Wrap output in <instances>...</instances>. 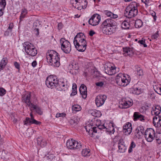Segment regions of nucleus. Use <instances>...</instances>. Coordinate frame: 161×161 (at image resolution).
Instances as JSON below:
<instances>
[{
    "label": "nucleus",
    "instance_id": "f257e3e1",
    "mask_svg": "<svg viewBox=\"0 0 161 161\" xmlns=\"http://www.w3.org/2000/svg\"><path fill=\"white\" fill-rule=\"evenodd\" d=\"M47 62L53 67H58L60 65L59 54L53 50H48L46 54Z\"/></svg>",
    "mask_w": 161,
    "mask_h": 161
},
{
    "label": "nucleus",
    "instance_id": "f03ea898",
    "mask_svg": "<svg viewBox=\"0 0 161 161\" xmlns=\"http://www.w3.org/2000/svg\"><path fill=\"white\" fill-rule=\"evenodd\" d=\"M85 36L82 33H78L75 37L74 44L76 49L80 52H84L86 48V42Z\"/></svg>",
    "mask_w": 161,
    "mask_h": 161
},
{
    "label": "nucleus",
    "instance_id": "7ed1b4c3",
    "mask_svg": "<svg viewBox=\"0 0 161 161\" xmlns=\"http://www.w3.org/2000/svg\"><path fill=\"white\" fill-rule=\"evenodd\" d=\"M115 24V22L111 19H105L101 25V30L102 32L108 35L112 34L115 31V28L113 27Z\"/></svg>",
    "mask_w": 161,
    "mask_h": 161
},
{
    "label": "nucleus",
    "instance_id": "20e7f679",
    "mask_svg": "<svg viewBox=\"0 0 161 161\" xmlns=\"http://www.w3.org/2000/svg\"><path fill=\"white\" fill-rule=\"evenodd\" d=\"M25 52L30 56H35L37 53L36 49L34 45L28 42H25L23 44Z\"/></svg>",
    "mask_w": 161,
    "mask_h": 161
},
{
    "label": "nucleus",
    "instance_id": "39448f33",
    "mask_svg": "<svg viewBox=\"0 0 161 161\" xmlns=\"http://www.w3.org/2000/svg\"><path fill=\"white\" fill-rule=\"evenodd\" d=\"M66 146L69 149L75 150L81 148L83 144L80 141L79 142L73 139L68 140L66 143Z\"/></svg>",
    "mask_w": 161,
    "mask_h": 161
},
{
    "label": "nucleus",
    "instance_id": "423d86ee",
    "mask_svg": "<svg viewBox=\"0 0 161 161\" xmlns=\"http://www.w3.org/2000/svg\"><path fill=\"white\" fill-rule=\"evenodd\" d=\"M61 48L65 53H69L71 50V46L70 42L65 38H61L60 40Z\"/></svg>",
    "mask_w": 161,
    "mask_h": 161
},
{
    "label": "nucleus",
    "instance_id": "0eeeda50",
    "mask_svg": "<svg viewBox=\"0 0 161 161\" xmlns=\"http://www.w3.org/2000/svg\"><path fill=\"white\" fill-rule=\"evenodd\" d=\"M58 80L56 76L50 75L47 77L46 84L48 88H53L56 85Z\"/></svg>",
    "mask_w": 161,
    "mask_h": 161
},
{
    "label": "nucleus",
    "instance_id": "6e6552de",
    "mask_svg": "<svg viewBox=\"0 0 161 161\" xmlns=\"http://www.w3.org/2000/svg\"><path fill=\"white\" fill-rule=\"evenodd\" d=\"M107 67L105 68L106 73L110 75H112L116 73L119 71V69H117V68L114 64H108L107 65Z\"/></svg>",
    "mask_w": 161,
    "mask_h": 161
},
{
    "label": "nucleus",
    "instance_id": "1a4fd4ad",
    "mask_svg": "<svg viewBox=\"0 0 161 161\" xmlns=\"http://www.w3.org/2000/svg\"><path fill=\"white\" fill-rule=\"evenodd\" d=\"M100 15L97 14H94L88 20L90 25L92 26H96L98 25L101 20Z\"/></svg>",
    "mask_w": 161,
    "mask_h": 161
},
{
    "label": "nucleus",
    "instance_id": "9d476101",
    "mask_svg": "<svg viewBox=\"0 0 161 161\" xmlns=\"http://www.w3.org/2000/svg\"><path fill=\"white\" fill-rule=\"evenodd\" d=\"M107 99V96L105 95L97 96L96 98L95 102L97 107L103 105Z\"/></svg>",
    "mask_w": 161,
    "mask_h": 161
},
{
    "label": "nucleus",
    "instance_id": "9b49d317",
    "mask_svg": "<svg viewBox=\"0 0 161 161\" xmlns=\"http://www.w3.org/2000/svg\"><path fill=\"white\" fill-rule=\"evenodd\" d=\"M119 103V108H127L131 106L133 103L132 99H130L129 100L126 99L122 100Z\"/></svg>",
    "mask_w": 161,
    "mask_h": 161
},
{
    "label": "nucleus",
    "instance_id": "f8f14e48",
    "mask_svg": "<svg viewBox=\"0 0 161 161\" xmlns=\"http://www.w3.org/2000/svg\"><path fill=\"white\" fill-rule=\"evenodd\" d=\"M138 13V10H135L131 9H129V8H127L125 10V14L129 18H131L132 17H134L137 15Z\"/></svg>",
    "mask_w": 161,
    "mask_h": 161
},
{
    "label": "nucleus",
    "instance_id": "ddd939ff",
    "mask_svg": "<svg viewBox=\"0 0 161 161\" xmlns=\"http://www.w3.org/2000/svg\"><path fill=\"white\" fill-rule=\"evenodd\" d=\"M54 87H55L59 91H65L67 89L66 85H65V83L63 82L58 81L56 85Z\"/></svg>",
    "mask_w": 161,
    "mask_h": 161
},
{
    "label": "nucleus",
    "instance_id": "4468645a",
    "mask_svg": "<svg viewBox=\"0 0 161 161\" xmlns=\"http://www.w3.org/2000/svg\"><path fill=\"white\" fill-rule=\"evenodd\" d=\"M79 91L82 97L85 99L87 97V87L84 84H81L79 88Z\"/></svg>",
    "mask_w": 161,
    "mask_h": 161
},
{
    "label": "nucleus",
    "instance_id": "2eb2a0df",
    "mask_svg": "<svg viewBox=\"0 0 161 161\" xmlns=\"http://www.w3.org/2000/svg\"><path fill=\"white\" fill-rule=\"evenodd\" d=\"M123 140L121 139L119 141L118 146L119 148L118 151L119 153H124L126 149V147L124 144V142H123Z\"/></svg>",
    "mask_w": 161,
    "mask_h": 161
},
{
    "label": "nucleus",
    "instance_id": "dca6fc26",
    "mask_svg": "<svg viewBox=\"0 0 161 161\" xmlns=\"http://www.w3.org/2000/svg\"><path fill=\"white\" fill-rule=\"evenodd\" d=\"M144 117L139 112H135L133 115V119L134 121L140 120L141 121L144 120Z\"/></svg>",
    "mask_w": 161,
    "mask_h": 161
},
{
    "label": "nucleus",
    "instance_id": "f3484780",
    "mask_svg": "<svg viewBox=\"0 0 161 161\" xmlns=\"http://www.w3.org/2000/svg\"><path fill=\"white\" fill-rule=\"evenodd\" d=\"M123 49V54L125 56H131L133 54L134 51L133 49L130 47H124Z\"/></svg>",
    "mask_w": 161,
    "mask_h": 161
},
{
    "label": "nucleus",
    "instance_id": "a211bd4d",
    "mask_svg": "<svg viewBox=\"0 0 161 161\" xmlns=\"http://www.w3.org/2000/svg\"><path fill=\"white\" fill-rule=\"evenodd\" d=\"M152 114L156 115L157 116L160 113L161 108L159 105H156L152 108Z\"/></svg>",
    "mask_w": 161,
    "mask_h": 161
},
{
    "label": "nucleus",
    "instance_id": "6ab92c4d",
    "mask_svg": "<svg viewBox=\"0 0 161 161\" xmlns=\"http://www.w3.org/2000/svg\"><path fill=\"white\" fill-rule=\"evenodd\" d=\"M31 95V92H27L22 96L23 101L27 104L30 103Z\"/></svg>",
    "mask_w": 161,
    "mask_h": 161
},
{
    "label": "nucleus",
    "instance_id": "aec40b11",
    "mask_svg": "<svg viewBox=\"0 0 161 161\" xmlns=\"http://www.w3.org/2000/svg\"><path fill=\"white\" fill-rule=\"evenodd\" d=\"M87 4V2L86 0H83L82 3H81V5L79 7H77L76 5L74 6V3H72V6L79 10H80L82 8L85 9L86 7Z\"/></svg>",
    "mask_w": 161,
    "mask_h": 161
},
{
    "label": "nucleus",
    "instance_id": "412c9836",
    "mask_svg": "<svg viewBox=\"0 0 161 161\" xmlns=\"http://www.w3.org/2000/svg\"><path fill=\"white\" fill-rule=\"evenodd\" d=\"M89 114L92 115L96 117H99L101 115V113L100 111L96 110H91L89 111Z\"/></svg>",
    "mask_w": 161,
    "mask_h": 161
},
{
    "label": "nucleus",
    "instance_id": "4be33fe9",
    "mask_svg": "<svg viewBox=\"0 0 161 161\" xmlns=\"http://www.w3.org/2000/svg\"><path fill=\"white\" fill-rule=\"evenodd\" d=\"M153 134H154V137H153L152 135V141L153 139H154V138H155L156 140L157 141V142L158 144H160L161 142V140L160 138L161 136V135L160 133L155 134V132L153 130Z\"/></svg>",
    "mask_w": 161,
    "mask_h": 161
},
{
    "label": "nucleus",
    "instance_id": "5701e85b",
    "mask_svg": "<svg viewBox=\"0 0 161 161\" xmlns=\"http://www.w3.org/2000/svg\"><path fill=\"white\" fill-rule=\"evenodd\" d=\"M151 128L147 129L145 132V137L146 140L148 142H151V133L148 132V130H150Z\"/></svg>",
    "mask_w": 161,
    "mask_h": 161
},
{
    "label": "nucleus",
    "instance_id": "b1692460",
    "mask_svg": "<svg viewBox=\"0 0 161 161\" xmlns=\"http://www.w3.org/2000/svg\"><path fill=\"white\" fill-rule=\"evenodd\" d=\"M130 81V79H127L126 76L123 74L122 78L121 80L122 85H120V86H125L129 84Z\"/></svg>",
    "mask_w": 161,
    "mask_h": 161
},
{
    "label": "nucleus",
    "instance_id": "393cba45",
    "mask_svg": "<svg viewBox=\"0 0 161 161\" xmlns=\"http://www.w3.org/2000/svg\"><path fill=\"white\" fill-rule=\"evenodd\" d=\"M37 142V144L42 147H45L47 144L45 140H44L41 137L38 138Z\"/></svg>",
    "mask_w": 161,
    "mask_h": 161
},
{
    "label": "nucleus",
    "instance_id": "a878e982",
    "mask_svg": "<svg viewBox=\"0 0 161 161\" xmlns=\"http://www.w3.org/2000/svg\"><path fill=\"white\" fill-rule=\"evenodd\" d=\"M8 59L6 58H3L0 64V71L5 68L8 63Z\"/></svg>",
    "mask_w": 161,
    "mask_h": 161
},
{
    "label": "nucleus",
    "instance_id": "bb28decb",
    "mask_svg": "<svg viewBox=\"0 0 161 161\" xmlns=\"http://www.w3.org/2000/svg\"><path fill=\"white\" fill-rule=\"evenodd\" d=\"M139 5L136 2H132L129 5V7L127 8H129V9H132L135 10H138V7Z\"/></svg>",
    "mask_w": 161,
    "mask_h": 161
},
{
    "label": "nucleus",
    "instance_id": "cd10ccee",
    "mask_svg": "<svg viewBox=\"0 0 161 161\" xmlns=\"http://www.w3.org/2000/svg\"><path fill=\"white\" fill-rule=\"evenodd\" d=\"M69 68L71 70H78L79 69V66L78 63L73 62L69 64Z\"/></svg>",
    "mask_w": 161,
    "mask_h": 161
},
{
    "label": "nucleus",
    "instance_id": "c85d7f7f",
    "mask_svg": "<svg viewBox=\"0 0 161 161\" xmlns=\"http://www.w3.org/2000/svg\"><path fill=\"white\" fill-rule=\"evenodd\" d=\"M104 13L106 15L110 17L111 18L116 19L118 17L117 15L114 14L109 11H105Z\"/></svg>",
    "mask_w": 161,
    "mask_h": 161
},
{
    "label": "nucleus",
    "instance_id": "c756f323",
    "mask_svg": "<svg viewBox=\"0 0 161 161\" xmlns=\"http://www.w3.org/2000/svg\"><path fill=\"white\" fill-rule=\"evenodd\" d=\"M139 130H140V132H139V135H138L140 136V137L143 135L144 133V129L143 126L140 125L136 129V132H137L139 131Z\"/></svg>",
    "mask_w": 161,
    "mask_h": 161
},
{
    "label": "nucleus",
    "instance_id": "7c9ffc66",
    "mask_svg": "<svg viewBox=\"0 0 161 161\" xmlns=\"http://www.w3.org/2000/svg\"><path fill=\"white\" fill-rule=\"evenodd\" d=\"M28 11L26 9L24 8L21 10V14L19 17L20 21H21L25 17L26 15L27 14Z\"/></svg>",
    "mask_w": 161,
    "mask_h": 161
},
{
    "label": "nucleus",
    "instance_id": "2f4dec72",
    "mask_svg": "<svg viewBox=\"0 0 161 161\" xmlns=\"http://www.w3.org/2000/svg\"><path fill=\"white\" fill-rule=\"evenodd\" d=\"M122 75L123 74H119L116 76V83L119 86L122 85L121 80L122 78Z\"/></svg>",
    "mask_w": 161,
    "mask_h": 161
},
{
    "label": "nucleus",
    "instance_id": "473e14b6",
    "mask_svg": "<svg viewBox=\"0 0 161 161\" xmlns=\"http://www.w3.org/2000/svg\"><path fill=\"white\" fill-rule=\"evenodd\" d=\"M130 26V23L126 21H124L121 24V27L125 30L129 29Z\"/></svg>",
    "mask_w": 161,
    "mask_h": 161
},
{
    "label": "nucleus",
    "instance_id": "72a5a7b5",
    "mask_svg": "<svg viewBox=\"0 0 161 161\" xmlns=\"http://www.w3.org/2000/svg\"><path fill=\"white\" fill-rule=\"evenodd\" d=\"M106 132H108L110 134H113L114 132V127L111 125V126H108V127H105V130Z\"/></svg>",
    "mask_w": 161,
    "mask_h": 161
},
{
    "label": "nucleus",
    "instance_id": "f704fd0d",
    "mask_svg": "<svg viewBox=\"0 0 161 161\" xmlns=\"http://www.w3.org/2000/svg\"><path fill=\"white\" fill-rule=\"evenodd\" d=\"M82 155L84 157L89 156L91 154L90 150L88 149H84L82 151Z\"/></svg>",
    "mask_w": 161,
    "mask_h": 161
},
{
    "label": "nucleus",
    "instance_id": "c9c22d12",
    "mask_svg": "<svg viewBox=\"0 0 161 161\" xmlns=\"http://www.w3.org/2000/svg\"><path fill=\"white\" fill-rule=\"evenodd\" d=\"M135 26L136 28H138L141 27L142 25V22L140 19H137L135 20L134 22Z\"/></svg>",
    "mask_w": 161,
    "mask_h": 161
},
{
    "label": "nucleus",
    "instance_id": "e433bc0d",
    "mask_svg": "<svg viewBox=\"0 0 161 161\" xmlns=\"http://www.w3.org/2000/svg\"><path fill=\"white\" fill-rule=\"evenodd\" d=\"M69 122L71 125L75 126L78 122V119L75 117L73 118L70 120Z\"/></svg>",
    "mask_w": 161,
    "mask_h": 161
},
{
    "label": "nucleus",
    "instance_id": "4c0bfd02",
    "mask_svg": "<svg viewBox=\"0 0 161 161\" xmlns=\"http://www.w3.org/2000/svg\"><path fill=\"white\" fill-rule=\"evenodd\" d=\"M30 115L31 117V118L27 117L24 120V122L25 125H28L29 121L32 120L33 119H34L33 115L31 113L30 114Z\"/></svg>",
    "mask_w": 161,
    "mask_h": 161
},
{
    "label": "nucleus",
    "instance_id": "58836bf2",
    "mask_svg": "<svg viewBox=\"0 0 161 161\" xmlns=\"http://www.w3.org/2000/svg\"><path fill=\"white\" fill-rule=\"evenodd\" d=\"M132 93L136 95H139L142 93V90L141 88H133L131 90Z\"/></svg>",
    "mask_w": 161,
    "mask_h": 161
},
{
    "label": "nucleus",
    "instance_id": "ea45409f",
    "mask_svg": "<svg viewBox=\"0 0 161 161\" xmlns=\"http://www.w3.org/2000/svg\"><path fill=\"white\" fill-rule=\"evenodd\" d=\"M93 126V125L92 124H90L86 125L85 127V128L86 129V131L88 132L89 134H91V132L92 129V126Z\"/></svg>",
    "mask_w": 161,
    "mask_h": 161
},
{
    "label": "nucleus",
    "instance_id": "a19ab883",
    "mask_svg": "<svg viewBox=\"0 0 161 161\" xmlns=\"http://www.w3.org/2000/svg\"><path fill=\"white\" fill-rule=\"evenodd\" d=\"M136 74L139 76H142L143 75V72L141 68L139 67H137L136 68Z\"/></svg>",
    "mask_w": 161,
    "mask_h": 161
},
{
    "label": "nucleus",
    "instance_id": "79ce46f5",
    "mask_svg": "<svg viewBox=\"0 0 161 161\" xmlns=\"http://www.w3.org/2000/svg\"><path fill=\"white\" fill-rule=\"evenodd\" d=\"M81 107L78 105H75L72 107V109L73 110L75 111H78L81 110Z\"/></svg>",
    "mask_w": 161,
    "mask_h": 161
},
{
    "label": "nucleus",
    "instance_id": "37998d69",
    "mask_svg": "<svg viewBox=\"0 0 161 161\" xmlns=\"http://www.w3.org/2000/svg\"><path fill=\"white\" fill-rule=\"evenodd\" d=\"M6 0H1L0 2V7H2L3 9H5L6 5Z\"/></svg>",
    "mask_w": 161,
    "mask_h": 161
},
{
    "label": "nucleus",
    "instance_id": "c03bdc74",
    "mask_svg": "<svg viewBox=\"0 0 161 161\" xmlns=\"http://www.w3.org/2000/svg\"><path fill=\"white\" fill-rule=\"evenodd\" d=\"M41 124V122L40 121H38L34 119H33L32 120L29 121V122L28 125L31 124H35L36 125H40Z\"/></svg>",
    "mask_w": 161,
    "mask_h": 161
},
{
    "label": "nucleus",
    "instance_id": "a18cd8bd",
    "mask_svg": "<svg viewBox=\"0 0 161 161\" xmlns=\"http://www.w3.org/2000/svg\"><path fill=\"white\" fill-rule=\"evenodd\" d=\"M136 146L135 143L133 141L132 142L130 146V147L128 150L129 153H130L132 151V148H134Z\"/></svg>",
    "mask_w": 161,
    "mask_h": 161
},
{
    "label": "nucleus",
    "instance_id": "49530a36",
    "mask_svg": "<svg viewBox=\"0 0 161 161\" xmlns=\"http://www.w3.org/2000/svg\"><path fill=\"white\" fill-rule=\"evenodd\" d=\"M132 128H129L128 129H124L123 128V131L126 135H129L131 132Z\"/></svg>",
    "mask_w": 161,
    "mask_h": 161
},
{
    "label": "nucleus",
    "instance_id": "de8ad7c7",
    "mask_svg": "<svg viewBox=\"0 0 161 161\" xmlns=\"http://www.w3.org/2000/svg\"><path fill=\"white\" fill-rule=\"evenodd\" d=\"M145 41L146 39L142 38V39L139 40L138 41V42L142 45H143L144 47H147V45L145 43Z\"/></svg>",
    "mask_w": 161,
    "mask_h": 161
},
{
    "label": "nucleus",
    "instance_id": "09e8293b",
    "mask_svg": "<svg viewBox=\"0 0 161 161\" xmlns=\"http://www.w3.org/2000/svg\"><path fill=\"white\" fill-rule=\"evenodd\" d=\"M141 1L142 3L145 4L146 8L149 6H150V0H141Z\"/></svg>",
    "mask_w": 161,
    "mask_h": 161
},
{
    "label": "nucleus",
    "instance_id": "8fccbe9b",
    "mask_svg": "<svg viewBox=\"0 0 161 161\" xmlns=\"http://www.w3.org/2000/svg\"><path fill=\"white\" fill-rule=\"evenodd\" d=\"M130 128H132L131 124L130 123H126V125H124L123 126V128L124 129H128Z\"/></svg>",
    "mask_w": 161,
    "mask_h": 161
},
{
    "label": "nucleus",
    "instance_id": "3c124183",
    "mask_svg": "<svg viewBox=\"0 0 161 161\" xmlns=\"http://www.w3.org/2000/svg\"><path fill=\"white\" fill-rule=\"evenodd\" d=\"M35 109L36 110V111L38 114L40 115L42 114V112L41 111L40 108L37 106Z\"/></svg>",
    "mask_w": 161,
    "mask_h": 161
},
{
    "label": "nucleus",
    "instance_id": "603ef678",
    "mask_svg": "<svg viewBox=\"0 0 161 161\" xmlns=\"http://www.w3.org/2000/svg\"><path fill=\"white\" fill-rule=\"evenodd\" d=\"M159 117H157V116H154L153 118V123L154 126L155 124H157V122H158V120L159 119Z\"/></svg>",
    "mask_w": 161,
    "mask_h": 161
},
{
    "label": "nucleus",
    "instance_id": "864d4df0",
    "mask_svg": "<svg viewBox=\"0 0 161 161\" xmlns=\"http://www.w3.org/2000/svg\"><path fill=\"white\" fill-rule=\"evenodd\" d=\"M6 91L3 88H0V96H3L6 93Z\"/></svg>",
    "mask_w": 161,
    "mask_h": 161
},
{
    "label": "nucleus",
    "instance_id": "5fc2aeb1",
    "mask_svg": "<svg viewBox=\"0 0 161 161\" xmlns=\"http://www.w3.org/2000/svg\"><path fill=\"white\" fill-rule=\"evenodd\" d=\"M158 32V31H157L155 34L152 35V39H155L158 37L159 36Z\"/></svg>",
    "mask_w": 161,
    "mask_h": 161
},
{
    "label": "nucleus",
    "instance_id": "6e6d98bb",
    "mask_svg": "<svg viewBox=\"0 0 161 161\" xmlns=\"http://www.w3.org/2000/svg\"><path fill=\"white\" fill-rule=\"evenodd\" d=\"M96 125L97 126V129L99 130L103 129L105 130L106 127L104 126V124L103 125H100L99 124H98V125Z\"/></svg>",
    "mask_w": 161,
    "mask_h": 161
},
{
    "label": "nucleus",
    "instance_id": "4d7b16f0",
    "mask_svg": "<svg viewBox=\"0 0 161 161\" xmlns=\"http://www.w3.org/2000/svg\"><path fill=\"white\" fill-rule=\"evenodd\" d=\"M27 105L28 106L30 107L31 108H32L34 109H35L37 107L36 105H34L32 103H31V102L27 104Z\"/></svg>",
    "mask_w": 161,
    "mask_h": 161
},
{
    "label": "nucleus",
    "instance_id": "13d9d810",
    "mask_svg": "<svg viewBox=\"0 0 161 161\" xmlns=\"http://www.w3.org/2000/svg\"><path fill=\"white\" fill-rule=\"evenodd\" d=\"M66 114L64 113H58L56 115V118H58L60 117H63L65 116Z\"/></svg>",
    "mask_w": 161,
    "mask_h": 161
},
{
    "label": "nucleus",
    "instance_id": "bf43d9fd",
    "mask_svg": "<svg viewBox=\"0 0 161 161\" xmlns=\"http://www.w3.org/2000/svg\"><path fill=\"white\" fill-rule=\"evenodd\" d=\"M161 125V119L159 117V119L158 120V122H157V124H154V126L156 127H158L159 126H160Z\"/></svg>",
    "mask_w": 161,
    "mask_h": 161
},
{
    "label": "nucleus",
    "instance_id": "052dcab7",
    "mask_svg": "<svg viewBox=\"0 0 161 161\" xmlns=\"http://www.w3.org/2000/svg\"><path fill=\"white\" fill-rule=\"evenodd\" d=\"M14 65L16 69H18L19 70L20 66L19 63L17 62H15L14 63Z\"/></svg>",
    "mask_w": 161,
    "mask_h": 161
},
{
    "label": "nucleus",
    "instance_id": "680f3d73",
    "mask_svg": "<svg viewBox=\"0 0 161 161\" xmlns=\"http://www.w3.org/2000/svg\"><path fill=\"white\" fill-rule=\"evenodd\" d=\"M95 84L97 86L101 87L103 86L104 83L102 81L96 83H95Z\"/></svg>",
    "mask_w": 161,
    "mask_h": 161
},
{
    "label": "nucleus",
    "instance_id": "e2e57ef3",
    "mask_svg": "<svg viewBox=\"0 0 161 161\" xmlns=\"http://www.w3.org/2000/svg\"><path fill=\"white\" fill-rule=\"evenodd\" d=\"M153 88L154 89V90L155 92H157V93L158 94V93L159 92V91L160 90L159 89V87H157L156 86H154V85H153Z\"/></svg>",
    "mask_w": 161,
    "mask_h": 161
},
{
    "label": "nucleus",
    "instance_id": "0e129e2a",
    "mask_svg": "<svg viewBox=\"0 0 161 161\" xmlns=\"http://www.w3.org/2000/svg\"><path fill=\"white\" fill-rule=\"evenodd\" d=\"M14 26L13 23H11L9 24V26L8 27V29L9 30L10 32L12 31V30L13 29Z\"/></svg>",
    "mask_w": 161,
    "mask_h": 161
},
{
    "label": "nucleus",
    "instance_id": "69168bd1",
    "mask_svg": "<svg viewBox=\"0 0 161 161\" xmlns=\"http://www.w3.org/2000/svg\"><path fill=\"white\" fill-rule=\"evenodd\" d=\"M92 130L91 132V134H92L93 132L96 133L97 132V127H93L92 128Z\"/></svg>",
    "mask_w": 161,
    "mask_h": 161
},
{
    "label": "nucleus",
    "instance_id": "338daca9",
    "mask_svg": "<svg viewBox=\"0 0 161 161\" xmlns=\"http://www.w3.org/2000/svg\"><path fill=\"white\" fill-rule=\"evenodd\" d=\"M152 16L153 17V21H155L156 20L157 16L155 13L154 11H153V13H152Z\"/></svg>",
    "mask_w": 161,
    "mask_h": 161
},
{
    "label": "nucleus",
    "instance_id": "774afa93",
    "mask_svg": "<svg viewBox=\"0 0 161 161\" xmlns=\"http://www.w3.org/2000/svg\"><path fill=\"white\" fill-rule=\"evenodd\" d=\"M77 93V90L72 89V92L70 94V96H75Z\"/></svg>",
    "mask_w": 161,
    "mask_h": 161
}]
</instances>
